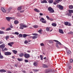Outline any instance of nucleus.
<instances>
[{"instance_id": "obj_43", "label": "nucleus", "mask_w": 73, "mask_h": 73, "mask_svg": "<svg viewBox=\"0 0 73 73\" xmlns=\"http://www.w3.org/2000/svg\"><path fill=\"white\" fill-rule=\"evenodd\" d=\"M56 46L57 47V48H59V46L57 43H56Z\"/></svg>"}, {"instance_id": "obj_17", "label": "nucleus", "mask_w": 73, "mask_h": 73, "mask_svg": "<svg viewBox=\"0 0 73 73\" xmlns=\"http://www.w3.org/2000/svg\"><path fill=\"white\" fill-rule=\"evenodd\" d=\"M41 3H47V1L46 0H44L41 1Z\"/></svg>"}, {"instance_id": "obj_37", "label": "nucleus", "mask_w": 73, "mask_h": 73, "mask_svg": "<svg viewBox=\"0 0 73 73\" xmlns=\"http://www.w3.org/2000/svg\"><path fill=\"white\" fill-rule=\"evenodd\" d=\"M68 22H64V24L65 25H68Z\"/></svg>"}, {"instance_id": "obj_1", "label": "nucleus", "mask_w": 73, "mask_h": 73, "mask_svg": "<svg viewBox=\"0 0 73 73\" xmlns=\"http://www.w3.org/2000/svg\"><path fill=\"white\" fill-rule=\"evenodd\" d=\"M27 26L25 25H24V24L23 23H21L20 24V27H19V29H23L24 28H27Z\"/></svg>"}, {"instance_id": "obj_41", "label": "nucleus", "mask_w": 73, "mask_h": 73, "mask_svg": "<svg viewBox=\"0 0 73 73\" xmlns=\"http://www.w3.org/2000/svg\"><path fill=\"white\" fill-rule=\"evenodd\" d=\"M17 60L19 61H21L23 60V59H20L19 58H18Z\"/></svg>"}, {"instance_id": "obj_30", "label": "nucleus", "mask_w": 73, "mask_h": 73, "mask_svg": "<svg viewBox=\"0 0 73 73\" xmlns=\"http://www.w3.org/2000/svg\"><path fill=\"white\" fill-rule=\"evenodd\" d=\"M43 68H48V66H47V65H46V64H43Z\"/></svg>"}, {"instance_id": "obj_61", "label": "nucleus", "mask_w": 73, "mask_h": 73, "mask_svg": "<svg viewBox=\"0 0 73 73\" xmlns=\"http://www.w3.org/2000/svg\"><path fill=\"white\" fill-rule=\"evenodd\" d=\"M69 68L70 69H72V67L71 66H69Z\"/></svg>"}, {"instance_id": "obj_48", "label": "nucleus", "mask_w": 73, "mask_h": 73, "mask_svg": "<svg viewBox=\"0 0 73 73\" xmlns=\"http://www.w3.org/2000/svg\"><path fill=\"white\" fill-rule=\"evenodd\" d=\"M28 42L27 40H25L24 42L25 44H27L28 43Z\"/></svg>"}, {"instance_id": "obj_21", "label": "nucleus", "mask_w": 73, "mask_h": 73, "mask_svg": "<svg viewBox=\"0 0 73 73\" xmlns=\"http://www.w3.org/2000/svg\"><path fill=\"white\" fill-rule=\"evenodd\" d=\"M23 56H24V53H21L19 54V56L21 57H23Z\"/></svg>"}, {"instance_id": "obj_38", "label": "nucleus", "mask_w": 73, "mask_h": 73, "mask_svg": "<svg viewBox=\"0 0 73 73\" xmlns=\"http://www.w3.org/2000/svg\"><path fill=\"white\" fill-rule=\"evenodd\" d=\"M52 8L50 7H49L48 8V10L49 11H50V10L52 9Z\"/></svg>"}, {"instance_id": "obj_29", "label": "nucleus", "mask_w": 73, "mask_h": 73, "mask_svg": "<svg viewBox=\"0 0 73 73\" xmlns=\"http://www.w3.org/2000/svg\"><path fill=\"white\" fill-rule=\"evenodd\" d=\"M14 53V54H16L17 53V51L16 50H13L12 51Z\"/></svg>"}, {"instance_id": "obj_15", "label": "nucleus", "mask_w": 73, "mask_h": 73, "mask_svg": "<svg viewBox=\"0 0 73 73\" xmlns=\"http://www.w3.org/2000/svg\"><path fill=\"white\" fill-rule=\"evenodd\" d=\"M0 72L1 73H3L4 72H7V70H5L4 69H2L0 70Z\"/></svg>"}, {"instance_id": "obj_7", "label": "nucleus", "mask_w": 73, "mask_h": 73, "mask_svg": "<svg viewBox=\"0 0 73 73\" xmlns=\"http://www.w3.org/2000/svg\"><path fill=\"white\" fill-rule=\"evenodd\" d=\"M24 57L26 58H28L30 57V55L29 54H25L24 55Z\"/></svg>"}, {"instance_id": "obj_51", "label": "nucleus", "mask_w": 73, "mask_h": 73, "mask_svg": "<svg viewBox=\"0 0 73 73\" xmlns=\"http://www.w3.org/2000/svg\"><path fill=\"white\" fill-rule=\"evenodd\" d=\"M40 45L42 46H44V44L43 43H41L40 44Z\"/></svg>"}, {"instance_id": "obj_27", "label": "nucleus", "mask_w": 73, "mask_h": 73, "mask_svg": "<svg viewBox=\"0 0 73 73\" xmlns=\"http://www.w3.org/2000/svg\"><path fill=\"white\" fill-rule=\"evenodd\" d=\"M42 30L40 29L38 31V32L40 34H42Z\"/></svg>"}, {"instance_id": "obj_59", "label": "nucleus", "mask_w": 73, "mask_h": 73, "mask_svg": "<svg viewBox=\"0 0 73 73\" xmlns=\"http://www.w3.org/2000/svg\"><path fill=\"white\" fill-rule=\"evenodd\" d=\"M49 20H50V21H53V19L52 18L50 19Z\"/></svg>"}, {"instance_id": "obj_54", "label": "nucleus", "mask_w": 73, "mask_h": 73, "mask_svg": "<svg viewBox=\"0 0 73 73\" xmlns=\"http://www.w3.org/2000/svg\"><path fill=\"white\" fill-rule=\"evenodd\" d=\"M25 62H28V60H25Z\"/></svg>"}, {"instance_id": "obj_34", "label": "nucleus", "mask_w": 73, "mask_h": 73, "mask_svg": "<svg viewBox=\"0 0 73 73\" xmlns=\"http://www.w3.org/2000/svg\"><path fill=\"white\" fill-rule=\"evenodd\" d=\"M0 58H1V59L3 58V56L1 55L0 51Z\"/></svg>"}, {"instance_id": "obj_28", "label": "nucleus", "mask_w": 73, "mask_h": 73, "mask_svg": "<svg viewBox=\"0 0 73 73\" xmlns=\"http://www.w3.org/2000/svg\"><path fill=\"white\" fill-rule=\"evenodd\" d=\"M69 9H73V6L72 5H70L69 6Z\"/></svg>"}, {"instance_id": "obj_53", "label": "nucleus", "mask_w": 73, "mask_h": 73, "mask_svg": "<svg viewBox=\"0 0 73 73\" xmlns=\"http://www.w3.org/2000/svg\"><path fill=\"white\" fill-rule=\"evenodd\" d=\"M24 11H25V10H21L20 11V12L21 13H23L24 12Z\"/></svg>"}, {"instance_id": "obj_58", "label": "nucleus", "mask_w": 73, "mask_h": 73, "mask_svg": "<svg viewBox=\"0 0 73 73\" xmlns=\"http://www.w3.org/2000/svg\"><path fill=\"white\" fill-rule=\"evenodd\" d=\"M53 3L54 5H56V4H57V3L56 2H54Z\"/></svg>"}, {"instance_id": "obj_20", "label": "nucleus", "mask_w": 73, "mask_h": 73, "mask_svg": "<svg viewBox=\"0 0 73 73\" xmlns=\"http://www.w3.org/2000/svg\"><path fill=\"white\" fill-rule=\"evenodd\" d=\"M22 6H19L18 8V11H20V10H21L22 9Z\"/></svg>"}, {"instance_id": "obj_31", "label": "nucleus", "mask_w": 73, "mask_h": 73, "mask_svg": "<svg viewBox=\"0 0 73 73\" xmlns=\"http://www.w3.org/2000/svg\"><path fill=\"white\" fill-rule=\"evenodd\" d=\"M31 37L32 38V39H36L37 37L36 36H31Z\"/></svg>"}, {"instance_id": "obj_39", "label": "nucleus", "mask_w": 73, "mask_h": 73, "mask_svg": "<svg viewBox=\"0 0 73 73\" xmlns=\"http://www.w3.org/2000/svg\"><path fill=\"white\" fill-rule=\"evenodd\" d=\"M11 30V28H9L7 29H6V31H10Z\"/></svg>"}, {"instance_id": "obj_26", "label": "nucleus", "mask_w": 73, "mask_h": 73, "mask_svg": "<svg viewBox=\"0 0 73 73\" xmlns=\"http://www.w3.org/2000/svg\"><path fill=\"white\" fill-rule=\"evenodd\" d=\"M46 30L48 32H49L50 31V29L49 27H47L46 29Z\"/></svg>"}, {"instance_id": "obj_2", "label": "nucleus", "mask_w": 73, "mask_h": 73, "mask_svg": "<svg viewBox=\"0 0 73 73\" xmlns=\"http://www.w3.org/2000/svg\"><path fill=\"white\" fill-rule=\"evenodd\" d=\"M44 20H45V19H44L43 18H41V19L40 18V21H41L42 23H46V21Z\"/></svg>"}, {"instance_id": "obj_14", "label": "nucleus", "mask_w": 73, "mask_h": 73, "mask_svg": "<svg viewBox=\"0 0 73 73\" xmlns=\"http://www.w3.org/2000/svg\"><path fill=\"white\" fill-rule=\"evenodd\" d=\"M59 32L60 33H61L62 34H64V32L62 29H59Z\"/></svg>"}, {"instance_id": "obj_44", "label": "nucleus", "mask_w": 73, "mask_h": 73, "mask_svg": "<svg viewBox=\"0 0 73 73\" xmlns=\"http://www.w3.org/2000/svg\"><path fill=\"white\" fill-rule=\"evenodd\" d=\"M23 37V35L20 34L19 35V37Z\"/></svg>"}, {"instance_id": "obj_57", "label": "nucleus", "mask_w": 73, "mask_h": 73, "mask_svg": "<svg viewBox=\"0 0 73 73\" xmlns=\"http://www.w3.org/2000/svg\"><path fill=\"white\" fill-rule=\"evenodd\" d=\"M49 42L50 43H51V44H52V43H53V41L52 40H50Z\"/></svg>"}, {"instance_id": "obj_11", "label": "nucleus", "mask_w": 73, "mask_h": 73, "mask_svg": "<svg viewBox=\"0 0 73 73\" xmlns=\"http://www.w3.org/2000/svg\"><path fill=\"white\" fill-rule=\"evenodd\" d=\"M12 8L11 7H9L7 10V12H10L12 10Z\"/></svg>"}, {"instance_id": "obj_42", "label": "nucleus", "mask_w": 73, "mask_h": 73, "mask_svg": "<svg viewBox=\"0 0 73 73\" xmlns=\"http://www.w3.org/2000/svg\"><path fill=\"white\" fill-rule=\"evenodd\" d=\"M32 35L33 36H38V34L36 33L32 34Z\"/></svg>"}, {"instance_id": "obj_47", "label": "nucleus", "mask_w": 73, "mask_h": 73, "mask_svg": "<svg viewBox=\"0 0 73 73\" xmlns=\"http://www.w3.org/2000/svg\"><path fill=\"white\" fill-rule=\"evenodd\" d=\"M40 59L41 60H43V57H42V55H40Z\"/></svg>"}, {"instance_id": "obj_50", "label": "nucleus", "mask_w": 73, "mask_h": 73, "mask_svg": "<svg viewBox=\"0 0 73 73\" xmlns=\"http://www.w3.org/2000/svg\"><path fill=\"white\" fill-rule=\"evenodd\" d=\"M70 62H71V63H72L73 62V60L72 59H71L70 60Z\"/></svg>"}, {"instance_id": "obj_62", "label": "nucleus", "mask_w": 73, "mask_h": 73, "mask_svg": "<svg viewBox=\"0 0 73 73\" xmlns=\"http://www.w3.org/2000/svg\"><path fill=\"white\" fill-rule=\"evenodd\" d=\"M71 25L72 24H71L69 23L68 25V26H71Z\"/></svg>"}, {"instance_id": "obj_55", "label": "nucleus", "mask_w": 73, "mask_h": 73, "mask_svg": "<svg viewBox=\"0 0 73 73\" xmlns=\"http://www.w3.org/2000/svg\"><path fill=\"white\" fill-rule=\"evenodd\" d=\"M46 17L48 20H49V19L50 18H49V16H46Z\"/></svg>"}, {"instance_id": "obj_64", "label": "nucleus", "mask_w": 73, "mask_h": 73, "mask_svg": "<svg viewBox=\"0 0 73 73\" xmlns=\"http://www.w3.org/2000/svg\"><path fill=\"white\" fill-rule=\"evenodd\" d=\"M70 34H73V32H72L71 31L70 32Z\"/></svg>"}, {"instance_id": "obj_40", "label": "nucleus", "mask_w": 73, "mask_h": 73, "mask_svg": "<svg viewBox=\"0 0 73 73\" xmlns=\"http://www.w3.org/2000/svg\"><path fill=\"white\" fill-rule=\"evenodd\" d=\"M33 27L34 28H37L38 27V25H34Z\"/></svg>"}, {"instance_id": "obj_6", "label": "nucleus", "mask_w": 73, "mask_h": 73, "mask_svg": "<svg viewBox=\"0 0 73 73\" xmlns=\"http://www.w3.org/2000/svg\"><path fill=\"white\" fill-rule=\"evenodd\" d=\"M5 44H3L1 45L0 46V48L2 49V50L4 49V48H5Z\"/></svg>"}, {"instance_id": "obj_19", "label": "nucleus", "mask_w": 73, "mask_h": 73, "mask_svg": "<svg viewBox=\"0 0 73 73\" xmlns=\"http://www.w3.org/2000/svg\"><path fill=\"white\" fill-rule=\"evenodd\" d=\"M29 36V35H28L27 34H24L23 35V37H24V38H25V37H26L27 36Z\"/></svg>"}, {"instance_id": "obj_4", "label": "nucleus", "mask_w": 73, "mask_h": 73, "mask_svg": "<svg viewBox=\"0 0 73 73\" xmlns=\"http://www.w3.org/2000/svg\"><path fill=\"white\" fill-rule=\"evenodd\" d=\"M57 7L59 8L60 10H62L64 8H63V6L61 5H57Z\"/></svg>"}, {"instance_id": "obj_23", "label": "nucleus", "mask_w": 73, "mask_h": 73, "mask_svg": "<svg viewBox=\"0 0 73 73\" xmlns=\"http://www.w3.org/2000/svg\"><path fill=\"white\" fill-rule=\"evenodd\" d=\"M68 12L70 13H73V10H68Z\"/></svg>"}, {"instance_id": "obj_36", "label": "nucleus", "mask_w": 73, "mask_h": 73, "mask_svg": "<svg viewBox=\"0 0 73 73\" xmlns=\"http://www.w3.org/2000/svg\"><path fill=\"white\" fill-rule=\"evenodd\" d=\"M5 33L4 31H0V34H4Z\"/></svg>"}, {"instance_id": "obj_32", "label": "nucleus", "mask_w": 73, "mask_h": 73, "mask_svg": "<svg viewBox=\"0 0 73 73\" xmlns=\"http://www.w3.org/2000/svg\"><path fill=\"white\" fill-rule=\"evenodd\" d=\"M52 25L53 27H56V25H57L55 23H53L52 24Z\"/></svg>"}, {"instance_id": "obj_52", "label": "nucleus", "mask_w": 73, "mask_h": 73, "mask_svg": "<svg viewBox=\"0 0 73 73\" xmlns=\"http://www.w3.org/2000/svg\"><path fill=\"white\" fill-rule=\"evenodd\" d=\"M70 13H68V16H72V14Z\"/></svg>"}, {"instance_id": "obj_9", "label": "nucleus", "mask_w": 73, "mask_h": 73, "mask_svg": "<svg viewBox=\"0 0 73 73\" xmlns=\"http://www.w3.org/2000/svg\"><path fill=\"white\" fill-rule=\"evenodd\" d=\"M11 53L10 52H6L5 53V54L6 56H9V55H11Z\"/></svg>"}, {"instance_id": "obj_5", "label": "nucleus", "mask_w": 73, "mask_h": 73, "mask_svg": "<svg viewBox=\"0 0 73 73\" xmlns=\"http://www.w3.org/2000/svg\"><path fill=\"white\" fill-rule=\"evenodd\" d=\"M45 73H50V72H52V70L50 69H48L47 70H45Z\"/></svg>"}, {"instance_id": "obj_13", "label": "nucleus", "mask_w": 73, "mask_h": 73, "mask_svg": "<svg viewBox=\"0 0 73 73\" xmlns=\"http://www.w3.org/2000/svg\"><path fill=\"white\" fill-rule=\"evenodd\" d=\"M54 41H55V42H57V43H56V44H59V45H61V43L58 41L56 40H54Z\"/></svg>"}, {"instance_id": "obj_22", "label": "nucleus", "mask_w": 73, "mask_h": 73, "mask_svg": "<svg viewBox=\"0 0 73 73\" xmlns=\"http://www.w3.org/2000/svg\"><path fill=\"white\" fill-rule=\"evenodd\" d=\"M53 2V0H49L48 1V3L50 4H52Z\"/></svg>"}, {"instance_id": "obj_60", "label": "nucleus", "mask_w": 73, "mask_h": 73, "mask_svg": "<svg viewBox=\"0 0 73 73\" xmlns=\"http://www.w3.org/2000/svg\"><path fill=\"white\" fill-rule=\"evenodd\" d=\"M39 15H40V16L43 15V14L42 13H40Z\"/></svg>"}, {"instance_id": "obj_10", "label": "nucleus", "mask_w": 73, "mask_h": 73, "mask_svg": "<svg viewBox=\"0 0 73 73\" xmlns=\"http://www.w3.org/2000/svg\"><path fill=\"white\" fill-rule=\"evenodd\" d=\"M13 44H14V42H11L8 43V45L9 46H10L11 47L12 46V45Z\"/></svg>"}, {"instance_id": "obj_12", "label": "nucleus", "mask_w": 73, "mask_h": 73, "mask_svg": "<svg viewBox=\"0 0 73 73\" xmlns=\"http://www.w3.org/2000/svg\"><path fill=\"white\" fill-rule=\"evenodd\" d=\"M33 65L35 66H38V63L37 62H34L33 63Z\"/></svg>"}, {"instance_id": "obj_24", "label": "nucleus", "mask_w": 73, "mask_h": 73, "mask_svg": "<svg viewBox=\"0 0 73 73\" xmlns=\"http://www.w3.org/2000/svg\"><path fill=\"white\" fill-rule=\"evenodd\" d=\"M34 11L35 12H40V11L38 10L37 9H34Z\"/></svg>"}, {"instance_id": "obj_45", "label": "nucleus", "mask_w": 73, "mask_h": 73, "mask_svg": "<svg viewBox=\"0 0 73 73\" xmlns=\"http://www.w3.org/2000/svg\"><path fill=\"white\" fill-rule=\"evenodd\" d=\"M8 50V49H7V48H5L4 49H3V51H5L6 50Z\"/></svg>"}, {"instance_id": "obj_63", "label": "nucleus", "mask_w": 73, "mask_h": 73, "mask_svg": "<svg viewBox=\"0 0 73 73\" xmlns=\"http://www.w3.org/2000/svg\"><path fill=\"white\" fill-rule=\"evenodd\" d=\"M27 52H28V53H31V51L30 50H28L27 51Z\"/></svg>"}, {"instance_id": "obj_35", "label": "nucleus", "mask_w": 73, "mask_h": 73, "mask_svg": "<svg viewBox=\"0 0 73 73\" xmlns=\"http://www.w3.org/2000/svg\"><path fill=\"white\" fill-rule=\"evenodd\" d=\"M33 70L35 72H38V70L37 69H33Z\"/></svg>"}, {"instance_id": "obj_46", "label": "nucleus", "mask_w": 73, "mask_h": 73, "mask_svg": "<svg viewBox=\"0 0 73 73\" xmlns=\"http://www.w3.org/2000/svg\"><path fill=\"white\" fill-rule=\"evenodd\" d=\"M14 33L15 35H19V33L17 32H15Z\"/></svg>"}, {"instance_id": "obj_3", "label": "nucleus", "mask_w": 73, "mask_h": 73, "mask_svg": "<svg viewBox=\"0 0 73 73\" xmlns=\"http://www.w3.org/2000/svg\"><path fill=\"white\" fill-rule=\"evenodd\" d=\"M6 19L8 21H10V20L12 19V20H15V18L14 17H6Z\"/></svg>"}, {"instance_id": "obj_16", "label": "nucleus", "mask_w": 73, "mask_h": 73, "mask_svg": "<svg viewBox=\"0 0 73 73\" xmlns=\"http://www.w3.org/2000/svg\"><path fill=\"white\" fill-rule=\"evenodd\" d=\"M19 21L17 20H15L14 21V24L15 25L18 24H19Z\"/></svg>"}, {"instance_id": "obj_25", "label": "nucleus", "mask_w": 73, "mask_h": 73, "mask_svg": "<svg viewBox=\"0 0 73 73\" xmlns=\"http://www.w3.org/2000/svg\"><path fill=\"white\" fill-rule=\"evenodd\" d=\"M50 13H53L54 12V10L53 9H52L50 11Z\"/></svg>"}, {"instance_id": "obj_18", "label": "nucleus", "mask_w": 73, "mask_h": 73, "mask_svg": "<svg viewBox=\"0 0 73 73\" xmlns=\"http://www.w3.org/2000/svg\"><path fill=\"white\" fill-rule=\"evenodd\" d=\"M70 53V51L69 50H67V55H69Z\"/></svg>"}, {"instance_id": "obj_8", "label": "nucleus", "mask_w": 73, "mask_h": 73, "mask_svg": "<svg viewBox=\"0 0 73 73\" xmlns=\"http://www.w3.org/2000/svg\"><path fill=\"white\" fill-rule=\"evenodd\" d=\"M1 11L3 13H6L7 11H6V10L4 8V7H1Z\"/></svg>"}, {"instance_id": "obj_33", "label": "nucleus", "mask_w": 73, "mask_h": 73, "mask_svg": "<svg viewBox=\"0 0 73 73\" xmlns=\"http://www.w3.org/2000/svg\"><path fill=\"white\" fill-rule=\"evenodd\" d=\"M9 38V36L8 35H7L5 37V38L6 40H8V38Z\"/></svg>"}, {"instance_id": "obj_56", "label": "nucleus", "mask_w": 73, "mask_h": 73, "mask_svg": "<svg viewBox=\"0 0 73 73\" xmlns=\"http://www.w3.org/2000/svg\"><path fill=\"white\" fill-rule=\"evenodd\" d=\"M1 29H2L3 30H4L5 29V27H2L1 28Z\"/></svg>"}, {"instance_id": "obj_49", "label": "nucleus", "mask_w": 73, "mask_h": 73, "mask_svg": "<svg viewBox=\"0 0 73 73\" xmlns=\"http://www.w3.org/2000/svg\"><path fill=\"white\" fill-rule=\"evenodd\" d=\"M61 0H56V2L57 3H59V1H60Z\"/></svg>"}]
</instances>
